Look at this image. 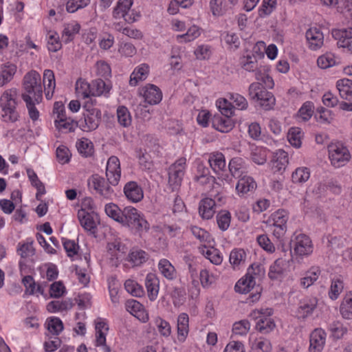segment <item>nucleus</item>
<instances>
[{
  "label": "nucleus",
  "instance_id": "obj_1",
  "mask_svg": "<svg viewBox=\"0 0 352 352\" xmlns=\"http://www.w3.org/2000/svg\"><path fill=\"white\" fill-rule=\"evenodd\" d=\"M17 91L12 88L6 90L0 98L1 117L3 122L14 123L19 115L16 111Z\"/></svg>",
  "mask_w": 352,
  "mask_h": 352
},
{
  "label": "nucleus",
  "instance_id": "obj_2",
  "mask_svg": "<svg viewBox=\"0 0 352 352\" xmlns=\"http://www.w3.org/2000/svg\"><path fill=\"white\" fill-rule=\"evenodd\" d=\"M23 89L25 92L23 96H29L30 99H34L36 103L41 102L43 99V87L41 85V75L36 71L27 73L23 77Z\"/></svg>",
  "mask_w": 352,
  "mask_h": 352
},
{
  "label": "nucleus",
  "instance_id": "obj_3",
  "mask_svg": "<svg viewBox=\"0 0 352 352\" xmlns=\"http://www.w3.org/2000/svg\"><path fill=\"white\" fill-rule=\"evenodd\" d=\"M248 94L251 100L258 102L265 111L272 109L275 105L276 100L272 93L267 91L259 82H252L250 85Z\"/></svg>",
  "mask_w": 352,
  "mask_h": 352
},
{
  "label": "nucleus",
  "instance_id": "obj_4",
  "mask_svg": "<svg viewBox=\"0 0 352 352\" xmlns=\"http://www.w3.org/2000/svg\"><path fill=\"white\" fill-rule=\"evenodd\" d=\"M122 220L120 223L123 226L134 228L138 230H146L149 229V224L147 221L133 207H125L122 210Z\"/></svg>",
  "mask_w": 352,
  "mask_h": 352
},
{
  "label": "nucleus",
  "instance_id": "obj_5",
  "mask_svg": "<svg viewBox=\"0 0 352 352\" xmlns=\"http://www.w3.org/2000/svg\"><path fill=\"white\" fill-rule=\"evenodd\" d=\"M94 102H96V100L89 99L83 105L86 112L84 113L85 124H82V127L85 131L96 129L101 121V111L100 109L93 107Z\"/></svg>",
  "mask_w": 352,
  "mask_h": 352
},
{
  "label": "nucleus",
  "instance_id": "obj_6",
  "mask_svg": "<svg viewBox=\"0 0 352 352\" xmlns=\"http://www.w3.org/2000/svg\"><path fill=\"white\" fill-rule=\"evenodd\" d=\"M328 151L331 162L336 168L344 166L351 158V154L347 148L340 143L329 144Z\"/></svg>",
  "mask_w": 352,
  "mask_h": 352
},
{
  "label": "nucleus",
  "instance_id": "obj_7",
  "mask_svg": "<svg viewBox=\"0 0 352 352\" xmlns=\"http://www.w3.org/2000/svg\"><path fill=\"white\" fill-rule=\"evenodd\" d=\"M291 247L294 253L300 257L308 256L313 252V244L310 238L305 234H298L291 240Z\"/></svg>",
  "mask_w": 352,
  "mask_h": 352
},
{
  "label": "nucleus",
  "instance_id": "obj_8",
  "mask_svg": "<svg viewBox=\"0 0 352 352\" xmlns=\"http://www.w3.org/2000/svg\"><path fill=\"white\" fill-rule=\"evenodd\" d=\"M185 164L186 159L182 157L177 160L169 168L168 184L173 190L177 188L182 183L184 175Z\"/></svg>",
  "mask_w": 352,
  "mask_h": 352
},
{
  "label": "nucleus",
  "instance_id": "obj_9",
  "mask_svg": "<svg viewBox=\"0 0 352 352\" xmlns=\"http://www.w3.org/2000/svg\"><path fill=\"white\" fill-rule=\"evenodd\" d=\"M106 177L109 183L113 186H116L121 177V169L119 159L116 156H111L109 158L107 163Z\"/></svg>",
  "mask_w": 352,
  "mask_h": 352
},
{
  "label": "nucleus",
  "instance_id": "obj_10",
  "mask_svg": "<svg viewBox=\"0 0 352 352\" xmlns=\"http://www.w3.org/2000/svg\"><path fill=\"white\" fill-rule=\"evenodd\" d=\"M123 192L126 199L131 203H138L144 198V190L136 182L130 181L125 184Z\"/></svg>",
  "mask_w": 352,
  "mask_h": 352
},
{
  "label": "nucleus",
  "instance_id": "obj_11",
  "mask_svg": "<svg viewBox=\"0 0 352 352\" xmlns=\"http://www.w3.org/2000/svg\"><path fill=\"white\" fill-rule=\"evenodd\" d=\"M327 333L321 328L315 329L309 336L310 352H321L326 342Z\"/></svg>",
  "mask_w": 352,
  "mask_h": 352
},
{
  "label": "nucleus",
  "instance_id": "obj_12",
  "mask_svg": "<svg viewBox=\"0 0 352 352\" xmlns=\"http://www.w3.org/2000/svg\"><path fill=\"white\" fill-rule=\"evenodd\" d=\"M140 94L144 97L145 102L150 104H157L162 99L160 89L153 84H147L143 87L140 90Z\"/></svg>",
  "mask_w": 352,
  "mask_h": 352
},
{
  "label": "nucleus",
  "instance_id": "obj_13",
  "mask_svg": "<svg viewBox=\"0 0 352 352\" xmlns=\"http://www.w3.org/2000/svg\"><path fill=\"white\" fill-rule=\"evenodd\" d=\"M92 186L98 193L104 199H112L114 196V190L107 183L104 178L98 175H95L92 177Z\"/></svg>",
  "mask_w": 352,
  "mask_h": 352
},
{
  "label": "nucleus",
  "instance_id": "obj_14",
  "mask_svg": "<svg viewBox=\"0 0 352 352\" xmlns=\"http://www.w3.org/2000/svg\"><path fill=\"white\" fill-rule=\"evenodd\" d=\"M308 47L311 50L320 49L324 43V35L320 29L310 28L305 34Z\"/></svg>",
  "mask_w": 352,
  "mask_h": 352
},
{
  "label": "nucleus",
  "instance_id": "obj_15",
  "mask_svg": "<svg viewBox=\"0 0 352 352\" xmlns=\"http://www.w3.org/2000/svg\"><path fill=\"white\" fill-rule=\"evenodd\" d=\"M333 38L337 40L339 47L346 48L352 52V34L346 30H336L332 32Z\"/></svg>",
  "mask_w": 352,
  "mask_h": 352
},
{
  "label": "nucleus",
  "instance_id": "obj_16",
  "mask_svg": "<svg viewBox=\"0 0 352 352\" xmlns=\"http://www.w3.org/2000/svg\"><path fill=\"white\" fill-rule=\"evenodd\" d=\"M318 299L316 297L305 298L302 300L298 308L297 314L299 318H306L316 309Z\"/></svg>",
  "mask_w": 352,
  "mask_h": 352
},
{
  "label": "nucleus",
  "instance_id": "obj_17",
  "mask_svg": "<svg viewBox=\"0 0 352 352\" xmlns=\"http://www.w3.org/2000/svg\"><path fill=\"white\" fill-rule=\"evenodd\" d=\"M145 286L149 300H155L158 296L160 288V280L157 275L153 273H148L145 278Z\"/></svg>",
  "mask_w": 352,
  "mask_h": 352
},
{
  "label": "nucleus",
  "instance_id": "obj_18",
  "mask_svg": "<svg viewBox=\"0 0 352 352\" xmlns=\"http://www.w3.org/2000/svg\"><path fill=\"white\" fill-rule=\"evenodd\" d=\"M228 168L232 175L241 177L248 173V166L245 161L241 157H234L229 163Z\"/></svg>",
  "mask_w": 352,
  "mask_h": 352
},
{
  "label": "nucleus",
  "instance_id": "obj_19",
  "mask_svg": "<svg viewBox=\"0 0 352 352\" xmlns=\"http://www.w3.org/2000/svg\"><path fill=\"white\" fill-rule=\"evenodd\" d=\"M215 206V200L211 198H205L200 201L199 206V213L200 216L205 219H211L215 210L214 207Z\"/></svg>",
  "mask_w": 352,
  "mask_h": 352
},
{
  "label": "nucleus",
  "instance_id": "obj_20",
  "mask_svg": "<svg viewBox=\"0 0 352 352\" xmlns=\"http://www.w3.org/2000/svg\"><path fill=\"white\" fill-rule=\"evenodd\" d=\"M16 72V66L11 63L0 65V87H3L12 80Z\"/></svg>",
  "mask_w": 352,
  "mask_h": 352
},
{
  "label": "nucleus",
  "instance_id": "obj_21",
  "mask_svg": "<svg viewBox=\"0 0 352 352\" xmlns=\"http://www.w3.org/2000/svg\"><path fill=\"white\" fill-rule=\"evenodd\" d=\"M43 77L45 97L47 100H50L53 96L56 86L54 74L51 69H45Z\"/></svg>",
  "mask_w": 352,
  "mask_h": 352
},
{
  "label": "nucleus",
  "instance_id": "obj_22",
  "mask_svg": "<svg viewBox=\"0 0 352 352\" xmlns=\"http://www.w3.org/2000/svg\"><path fill=\"white\" fill-rule=\"evenodd\" d=\"M212 125L216 130L222 133H227L232 129L233 122L230 118L217 115L212 120Z\"/></svg>",
  "mask_w": 352,
  "mask_h": 352
},
{
  "label": "nucleus",
  "instance_id": "obj_23",
  "mask_svg": "<svg viewBox=\"0 0 352 352\" xmlns=\"http://www.w3.org/2000/svg\"><path fill=\"white\" fill-rule=\"evenodd\" d=\"M239 178V180L236 186V190L239 193L243 195L256 189V184L252 177L244 175Z\"/></svg>",
  "mask_w": 352,
  "mask_h": 352
},
{
  "label": "nucleus",
  "instance_id": "obj_24",
  "mask_svg": "<svg viewBox=\"0 0 352 352\" xmlns=\"http://www.w3.org/2000/svg\"><path fill=\"white\" fill-rule=\"evenodd\" d=\"M149 72V67L147 64L143 63L136 67L130 76L129 84L131 86H136L139 81L145 80Z\"/></svg>",
  "mask_w": 352,
  "mask_h": 352
},
{
  "label": "nucleus",
  "instance_id": "obj_25",
  "mask_svg": "<svg viewBox=\"0 0 352 352\" xmlns=\"http://www.w3.org/2000/svg\"><path fill=\"white\" fill-rule=\"evenodd\" d=\"M78 217L80 225L85 230L90 232L91 234L96 233V224L89 212L80 210L78 212Z\"/></svg>",
  "mask_w": 352,
  "mask_h": 352
},
{
  "label": "nucleus",
  "instance_id": "obj_26",
  "mask_svg": "<svg viewBox=\"0 0 352 352\" xmlns=\"http://www.w3.org/2000/svg\"><path fill=\"white\" fill-rule=\"evenodd\" d=\"M189 332V317L186 313H182L177 318V334L180 341H184Z\"/></svg>",
  "mask_w": 352,
  "mask_h": 352
},
{
  "label": "nucleus",
  "instance_id": "obj_27",
  "mask_svg": "<svg viewBox=\"0 0 352 352\" xmlns=\"http://www.w3.org/2000/svg\"><path fill=\"white\" fill-rule=\"evenodd\" d=\"M336 87L342 98L346 100H352V80L340 79L337 81Z\"/></svg>",
  "mask_w": 352,
  "mask_h": 352
},
{
  "label": "nucleus",
  "instance_id": "obj_28",
  "mask_svg": "<svg viewBox=\"0 0 352 352\" xmlns=\"http://www.w3.org/2000/svg\"><path fill=\"white\" fill-rule=\"evenodd\" d=\"M148 258V254L142 250L133 249L128 254L127 261L132 266H140L145 263Z\"/></svg>",
  "mask_w": 352,
  "mask_h": 352
},
{
  "label": "nucleus",
  "instance_id": "obj_29",
  "mask_svg": "<svg viewBox=\"0 0 352 352\" xmlns=\"http://www.w3.org/2000/svg\"><path fill=\"white\" fill-rule=\"evenodd\" d=\"M92 96H100L107 95L111 89L110 84L105 82L101 78H98L91 82Z\"/></svg>",
  "mask_w": 352,
  "mask_h": 352
},
{
  "label": "nucleus",
  "instance_id": "obj_30",
  "mask_svg": "<svg viewBox=\"0 0 352 352\" xmlns=\"http://www.w3.org/2000/svg\"><path fill=\"white\" fill-rule=\"evenodd\" d=\"M287 163V153L283 151H279L271 162L272 169L274 172L281 171L285 169Z\"/></svg>",
  "mask_w": 352,
  "mask_h": 352
},
{
  "label": "nucleus",
  "instance_id": "obj_31",
  "mask_svg": "<svg viewBox=\"0 0 352 352\" xmlns=\"http://www.w3.org/2000/svg\"><path fill=\"white\" fill-rule=\"evenodd\" d=\"M256 286V281L246 274L240 278L235 285L234 289L240 294H247Z\"/></svg>",
  "mask_w": 352,
  "mask_h": 352
},
{
  "label": "nucleus",
  "instance_id": "obj_32",
  "mask_svg": "<svg viewBox=\"0 0 352 352\" xmlns=\"http://www.w3.org/2000/svg\"><path fill=\"white\" fill-rule=\"evenodd\" d=\"M208 162L212 169L216 173L223 170L226 168V160L221 153H211L208 158Z\"/></svg>",
  "mask_w": 352,
  "mask_h": 352
},
{
  "label": "nucleus",
  "instance_id": "obj_33",
  "mask_svg": "<svg viewBox=\"0 0 352 352\" xmlns=\"http://www.w3.org/2000/svg\"><path fill=\"white\" fill-rule=\"evenodd\" d=\"M286 266L285 261L282 258L276 259L270 266L268 276L272 280L278 279L285 272Z\"/></svg>",
  "mask_w": 352,
  "mask_h": 352
},
{
  "label": "nucleus",
  "instance_id": "obj_34",
  "mask_svg": "<svg viewBox=\"0 0 352 352\" xmlns=\"http://www.w3.org/2000/svg\"><path fill=\"white\" fill-rule=\"evenodd\" d=\"M158 269L160 273L168 280H173L176 277L175 269L167 259L164 258L159 261Z\"/></svg>",
  "mask_w": 352,
  "mask_h": 352
},
{
  "label": "nucleus",
  "instance_id": "obj_35",
  "mask_svg": "<svg viewBox=\"0 0 352 352\" xmlns=\"http://www.w3.org/2000/svg\"><path fill=\"white\" fill-rule=\"evenodd\" d=\"M247 254L243 249H234L230 254V263L234 269L239 268L245 263Z\"/></svg>",
  "mask_w": 352,
  "mask_h": 352
},
{
  "label": "nucleus",
  "instance_id": "obj_36",
  "mask_svg": "<svg viewBox=\"0 0 352 352\" xmlns=\"http://www.w3.org/2000/svg\"><path fill=\"white\" fill-rule=\"evenodd\" d=\"M198 172L199 174L196 175L195 180L201 186H206L213 184L215 182V177L211 176L207 168L204 166L198 167Z\"/></svg>",
  "mask_w": 352,
  "mask_h": 352
},
{
  "label": "nucleus",
  "instance_id": "obj_37",
  "mask_svg": "<svg viewBox=\"0 0 352 352\" xmlns=\"http://www.w3.org/2000/svg\"><path fill=\"white\" fill-rule=\"evenodd\" d=\"M133 5V0H118L113 9V16L116 19H120L129 11Z\"/></svg>",
  "mask_w": 352,
  "mask_h": 352
},
{
  "label": "nucleus",
  "instance_id": "obj_38",
  "mask_svg": "<svg viewBox=\"0 0 352 352\" xmlns=\"http://www.w3.org/2000/svg\"><path fill=\"white\" fill-rule=\"evenodd\" d=\"M320 274V270L318 267H312L301 278L300 284L305 288H307L314 284Z\"/></svg>",
  "mask_w": 352,
  "mask_h": 352
},
{
  "label": "nucleus",
  "instance_id": "obj_39",
  "mask_svg": "<svg viewBox=\"0 0 352 352\" xmlns=\"http://www.w3.org/2000/svg\"><path fill=\"white\" fill-rule=\"evenodd\" d=\"M76 91L78 96L82 97L83 98H88L87 100L91 99L90 98L92 96L91 83L89 84L80 79L77 80L76 83Z\"/></svg>",
  "mask_w": 352,
  "mask_h": 352
},
{
  "label": "nucleus",
  "instance_id": "obj_40",
  "mask_svg": "<svg viewBox=\"0 0 352 352\" xmlns=\"http://www.w3.org/2000/svg\"><path fill=\"white\" fill-rule=\"evenodd\" d=\"M340 311L343 318L352 319V292L345 296L340 305Z\"/></svg>",
  "mask_w": 352,
  "mask_h": 352
},
{
  "label": "nucleus",
  "instance_id": "obj_41",
  "mask_svg": "<svg viewBox=\"0 0 352 352\" xmlns=\"http://www.w3.org/2000/svg\"><path fill=\"white\" fill-rule=\"evenodd\" d=\"M116 113L118 122L122 126L128 127L131 124V116L129 109L126 107H118Z\"/></svg>",
  "mask_w": 352,
  "mask_h": 352
},
{
  "label": "nucleus",
  "instance_id": "obj_42",
  "mask_svg": "<svg viewBox=\"0 0 352 352\" xmlns=\"http://www.w3.org/2000/svg\"><path fill=\"white\" fill-rule=\"evenodd\" d=\"M269 316L265 315L262 319H259L256 323V329L261 333H268L275 327L273 320L269 318Z\"/></svg>",
  "mask_w": 352,
  "mask_h": 352
},
{
  "label": "nucleus",
  "instance_id": "obj_43",
  "mask_svg": "<svg viewBox=\"0 0 352 352\" xmlns=\"http://www.w3.org/2000/svg\"><path fill=\"white\" fill-rule=\"evenodd\" d=\"M80 26L77 23L66 24L62 33V39L67 43L74 39V35L79 32Z\"/></svg>",
  "mask_w": 352,
  "mask_h": 352
},
{
  "label": "nucleus",
  "instance_id": "obj_44",
  "mask_svg": "<svg viewBox=\"0 0 352 352\" xmlns=\"http://www.w3.org/2000/svg\"><path fill=\"white\" fill-rule=\"evenodd\" d=\"M302 132L298 127H292L287 133V140L293 146L300 148L302 144Z\"/></svg>",
  "mask_w": 352,
  "mask_h": 352
},
{
  "label": "nucleus",
  "instance_id": "obj_45",
  "mask_svg": "<svg viewBox=\"0 0 352 352\" xmlns=\"http://www.w3.org/2000/svg\"><path fill=\"white\" fill-rule=\"evenodd\" d=\"M288 212L285 210H278L272 214L270 221L274 226H287Z\"/></svg>",
  "mask_w": 352,
  "mask_h": 352
},
{
  "label": "nucleus",
  "instance_id": "obj_46",
  "mask_svg": "<svg viewBox=\"0 0 352 352\" xmlns=\"http://www.w3.org/2000/svg\"><path fill=\"white\" fill-rule=\"evenodd\" d=\"M309 177L310 171L307 167L297 168L292 175V182L296 184L305 183Z\"/></svg>",
  "mask_w": 352,
  "mask_h": 352
},
{
  "label": "nucleus",
  "instance_id": "obj_47",
  "mask_svg": "<svg viewBox=\"0 0 352 352\" xmlns=\"http://www.w3.org/2000/svg\"><path fill=\"white\" fill-rule=\"evenodd\" d=\"M217 223L219 228L222 231L228 229L231 221V214L228 210H221L219 212L216 217Z\"/></svg>",
  "mask_w": 352,
  "mask_h": 352
},
{
  "label": "nucleus",
  "instance_id": "obj_48",
  "mask_svg": "<svg viewBox=\"0 0 352 352\" xmlns=\"http://www.w3.org/2000/svg\"><path fill=\"white\" fill-rule=\"evenodd\" d=\"M104 211L107 216L112 218L116 221L119 223L122 221V210H121L117 205L113 203L107 204L105 206Z\"/></svg>",
  "mask_w": 352,
  "mask_h": 352
},
{
  "label": "nucleus",
  "instance_id": "obj_49",
  "mask_svg": "<svg viewBox=\"0 0 352 352\" xmlns=\"http://www.w3.org/2000/svg\"><path fill=\"white\" fill-rule=\"evenodd\" d=\"M336 59L333 54L327 52L318 58L317 63L319 67L327 69L336 65Z\"/></svg>",
  "mask_w": 352,
  "mask_h": 352
},
{
  "label": "nucleus",
  "instance_id": "obj_50",
  "mask_svg": "<svg viewBox=\"0 0 352 352\" xmlns=\"http://www.w3.org/2000/svg\"><path fill=\"white\" fill-rule=\"evenodd\" d=\"M124 288L127 292L135 297H140L144 294L142 287L138 283L130 279L125 281Z\"/></svg>",
  "mask_w": 352,
  "mask_h": 352
},
{
  "label": "nucleus",
  "instance_id": "obj_51",
  "mask_svg": "<svg viewBox=\"0 0 352 352\" xmlns=\"http://www.w3.org/2000/svg\"><path fill=\"white\" fill-rule=\"evenodd\" d=\"M190 231L193 236L199 239L200 242L210 243L212 241L211 235L204 229L192 226H190Z\"/></svg>",
  "mask_w": 352,
  "mask_h": 352
},
{
  "label": "nucleus",
  "instance_id": "obj_52",
  "mask_svg": "<svg viewBox=\"0 0 352 352\" xmlns=\"http://www.w3.org/2000/svg\"><path fill=\"white\" fill-rule=\"evenodd\" d=\"M329 330L336 339L341 338L347 331V329L339 321H334L329 324Z\"/></svg>",
  "mask_w": 352,
  "mask_h": 352
},
{
  "label": "nucleus",
  "instance_id": "obj_53",
  "mask_svg": "<svg viewBox=\"0 0 352 352\" xmlns=\"http://www.w3.org/2000/svg\"><path fill=\"white\" fill-rule=\"evenodd\" d=\"M242 67L248 72H256L258 63L256 58L254 56L248 55L242 58L241 60Z\"/></svg>",
  "mask_w": 352,
  "mask_h": 352
},
{
  "label": "nucleus",
  "instance_id": "obj_54",
  "mask_svg": "<svg viewBox=\"0 0 352 352\" xmlns=\"http://www.w3.org/2000/svg\"><path fill=\"white\" fill-rule=\"evenodd\" d=\"M47 329L54 335L58 336L63 329V324L58 318H52L47 322Z\"/></svg>",
  "mask_w": 352,
  "mask_h": 352
},
{
  "label": "nucleus",
  "instance_id": "obj_55",
  "mask_svg": "<svg viewBox=\"0 0 352 352\" xmlns=\"http://www.w3.org/2000/svg\"><path fill=\"white\" fill-rule=\"evenodd\" d=\"M250 329V324L247 320H242L236 322L233 324L232 332L235 335L244 336L246 335Z\"/></svg>",
  "mask_w": 352,
  "mask_h": 352
},
{
  "label": "nucleus",
  "instance_id": "obj_56",
  "mask_svg": "<svg viewBox=\"0 0 352 352\" xmlns=\"http://www.w3.org/2000/svg\"><path fill=\"white\" fill-rule=\"evenodd\" d=\"M108 247L109 250L111 252V254L114 255L117 259L120 260L122 259L127 250L126 246L119 242L109 243Z\"/></svg>",
  "mask_w": 352,
  "mask_h": 352
},
{
  "label": "nucleus",
  "instance_id": "obj_57",
  "mask_svg": "<svg viewBox=\"0 0 352 352\" xmlns=\"http://www.w3.org/2000/svg\"><path fill=\"white\" fill-rule=\"evenodd\" d=\"M55 126L59 130L65 129L67 131H72L74 130V122L67 119L65 116H58L55 120Z\"/></svg>",
  "mask_w": 352,
  "mask_h": 352
},
{
  "label": "nucleus",
  "instance_id": "obj_58",
  "mask_svg": "<svg viewBox=\"0 0 352 352\" xmlns=\"http://www.w3.org/2000/svg\"><path fill=\"white\" fill-rule=\"evenodd\" d=\"M229 99L232 101L233 106L239 109L243 110L248 108V103L246 98L239 94H229Z\"/></svg>",
  "mask_w": 352,
  "mask_h": 352
},
{
  "label": "nucleus",
  "instance_id": "obj_59",
  "mask_svg": "<svg viewBox=\"0 0 352 352\" xmlns=\"http://www.w3.org/2000/svg\"><path fill=\"white\" fill-rule=\"evenodd\" d=\"M265 274V270L261 265L253 263L248 269L246 275L250 278V279L256 281V278H260Z\"/></svg>",
  "mask_w": 352,
  "mask_h": 352
},
{
  "label": "nucleus",
  "instance_id": "obj_60",
  "mask_svg": "<svg viewBox=\"0 0 352 352\" xmlns=\"http://www.w3.org/2000/svg\"><path fill=\"white\" fill-rule=\"evenodd\" d=\"M35 250L33 247L32 242L19 243L17 248V252L22 258H27L34 254Z\"/></svg>",
  "mask_w": 352,
  "mask_h": 352
},
{
  "label": "nucleus",
  "instance_id": "obj_61",
  "mask_svg": "<svg viewBox=\"0 0 352 352\" xmlns=\"http://www.w3.org/2000/svg\"><path fill=\"white\" fill-rule=\"evenodd\" d=\"M97 76L107 79L111 76V69L109 64L106 62L100 60L96 64Z\"/></svg>",
  "mask_w": 352,
  "mask_h": 352
},
{
  "label": "nucleus",
  "instance_id": "obj_62",
  "mask_svg": "<svg viewBox=\"0 0 352 352\" xmlns=\"http://www.w3.org/2000/svg\"><path fill=\"white\" fill-rule=\"evenodd\" d=\"M56 158L60 164H65L70 160L71 153L68 148L64 145H60L56 148Z\"/></svg>",
  "mask_w": 352,
  "mask_h": 352
},
{
  "label": "nucleus",
  "instance_id": "obj_63",
  "mask_svg": "<svg viewBox=\"0 0 352 352\" xmlns=\"http://www.w3.org/2000/svg\"><path fill=\"white\" fill-rule=\"evenodd\" d=\"M76 147L80 154L85 157L90 156L93 152V146L87 139L81 140L77 142Z\"/></svg>",
  "mask_w": 352,
  "mask_h": 352
},
{
  "label": "nucleus",
  "instance_id": "obj_64",
  "mask_svg": "<svg viewBox=\"0 0 352 352\" xmlns=\"http://www.w3.org/2000/svg\"><path fill=\"white\" fill-rule=\"evenodd\" d=\"M252 349L256 350L257 352H270L272 345L268 340L259 338L253 343Z\"/></svg>",
  "mask_w": 352,
  "mask_h": 352
}]
</instances>
